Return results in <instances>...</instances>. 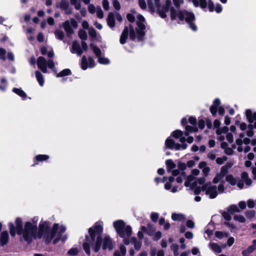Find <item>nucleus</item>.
Instances as JSON below:
<instances>
[{
  "label": "nucleus",
  "instance_id": "33",
  "mask_svg": "<svg viewBox=\"0 0 256 256\" xmlns=\"http://www.w3.org/2000/svg\"><path fill=\"white\" fill-rule=\"evenodd\" d=\"M183 134L184 133L182 130H177L173 131L171 134V136L174 138L177 139L181 137Z\"/></svg>",
  "mask_w": 256,
  "mask_h": 256
},
{
  "label": "nucleus",
  "instance_id": "14",
  "mask_svg": "<svg viewBox=\"0 0 256 256\" xmlns=\"http://www.w3.org/2000/svg\"><path fill=\"white\" fill-rule=\"evenodd\" d=\"M9 240V234L6 230L2 232L0 236V244L2 246L6 245Z\"/></svg>",
  "mask_w": 256,
  "mask_h": 256
},
{
  "label": "nucleus",
  "instance_id": "12",
  "mask_svg": "<svg viewBox=\"0 0 256 256\" xmlns=\"http://www.w3.org/2000/svg\"><path fill=\"white\" fill-rule=\"evenodd\" d=\"M106 22L108 26L110 28H113L116 26V20L114 12H110L108 14Z\"/></svg>",
  "mask_w": 256,
  "mask_h": 256
},
{
  "label": "nucleus",
  "instance_id": "4",
  "mask_svg": "<svg viewBox=\"0 0 256 256\" xmlns=\"http://www.w3.org/2000/svg\"><path fill=\"white\" fill-rule=\"evenodd\" d=\"M113 226L118 234L121 238H123V243L128 246L130 243V238L132 235V228L130 225L126 226L123 220H116L113 223Z\"/></svg>",
  "mask_w": 256,
  "mask_h": 256
},
{
  "label": "nucleus",
  "instance_id": "52",
  "mask_svg": "<svg viewBox=\"0 0 256 256\" xmlns=\"http://www.w3.org/2000/svg\"><path fill=\"white\" fill-rule=\"evenodd\" d=\"M185 130H186V132L184 133V134L186 136H188L190 132H192L193 127L187 125V126H185Z\"/></svg>",
  "mask_w": 256,
  "mask_h": 256
},
{
  "label": "nucleus",
  "instance_id": "62",
  "mask_svg": "<svg viewBox=\"0 0 256 256\" xmlns=\"http://www.w3.org/2000/svg\"><path fill=\"white\" fill-rule=\"evenodd\" d=\"M88 8L90 13L92 14L96 12V8L93 4H89Z\"/></svg>",
  "mask_w": 256,
  "mask_h": 256
},
{
  "label": "nucleus",
  "instance_id": "49",
  "mask_svg": "<svg viewBox=\"0 0 256 256\" xmlns=\"http://www.w3.org/2000/svg\"><path fill=\"white\" fill-rule=\"evenodd\" d=\"M158 214L156 212H152L150 215V219L151 220L154 222H156L158 221Z\"/></svg>",
  "mask_w": 256,
  "mask_h": 256
},
{
  "label": "nucleus",
  "instance_id": "42",
  "mask_svg": "<svg viewBox=\"0 0 256 256\" xmlns=\"http://www.w3.org/2000/svg\"><path fill=\"white\" fill-rule=\"evenodd\" d=\"M0 82L2 84L0 85V90L2 91H5L7 86L6 80L5 78H2L0 79Z\"/></svg>",
  "mask_w": 256,
  "mask_h": 256
},
{
  "label": "nucleus",
  "instance_id": "30",
  "mask_svg": "<svg viewBox=\"0 0 256 256\" xmlns=\"http://www.w3.org/2000/svg\"><path fill=\"white\" fill-rule=\"evenodd\" d=\"M78 36L82 40H86L88 38L86 32L82 29L79 30L78 32Z\"/></svg>",
  "mask_w": 256,
  "mask_h": 256
},
{
  "label": "nucleus",
  "instance_id": "64",
  "mask_svg": "<svg viewBox=\"0 0 256 256\" xmlns=\"http://www.w3.org/2000/svg\"><path fill=\"white\" fill-rule=\"evenodd\" d=\"M248 206L250 208H252L254 206V200L250 199L248 200L247 202Z\"/></svg>",
  "mask_w": 256,
  "mask_h": 256
},
{
  "label": "nucleus",
  "instance_id": "15",
  "mask_svg": "<svg viewBox=\"0 0 256 256\" xmlns=\"http://www.w3.org/2000/svg\"><path fill=\"white\" fill-rule=\"evenodd\" d=\"M252 245L249 246L246 250L242 251V256H250V254L256 250V240H252Z\"/></svg>",
  "mask_w": 256,
  "mask_h": 256
},
{
  "label": "nucleus",
  "instance_id": "17",
  "mask_svg": "<svg viewBox=\"0 0 256 256\" xmlns=\"http://www.w3.org/2000/svg\"><path fill=\"white\" fill-rule=\"evenodd\" d=\"M245 114L246 118L249 123L252 124L254 120H256V112L252 114L251 110L248 109L246 110Z\"/></svg>",
  "mask_w": 256,
  "mask_h": 256
},
{
  "label": "nucleus",
  "instance_id": "56",
  "mask_svg": "<svg viewBox=\"0 0 256 256\" xmlns=\"http://www.w3.org/2000/svg\"><path fill=\"white\" fill-rule=\"evenodd\" d=\"M102 5L104 10H109V2L108 0H103L102 2Z\"/></svg>",
  "mask_w": 256,
  "mask_h": 256
},
{
  "label": "nucleus",
  "instance_id": "38",
  "mask_svg": "<svg viewBox=\"0 0 256 256\" xmlns=\"http://www.w3.org/2000/svg\"><path fill=\"white\" fill-rule=\"evenodd\" d=\"M78 254V250L76 248H70L67 254L70 256H76Z\"/></svg>",
  "mask_w": 256,
  "mask_h": 256
},
{
  "label": "nucleus",
  "instance_id": "57",
  "mask_svg": "<svg viewBox=\"0 0 256 256\" xmlns=\"http://www.w3.org/2000/svg\"><path fill=\"white\" fill-rule=\"evenodd\" d=\"M226 138L230 143H232L234 141L233 134L230 132L227 133L226 135Z\"/></svg>",
  "mask_w": 256,
  "mask_h": 256
},
{
  "label": "nucleus",
  "instance_id": "28",
  "mask_svg": "<svg viewBox=\"0 0 256 256\" xmlns=\"http://www.w3.org/2000/svg\"><path fill=\"white\" fill-rule=\"evenodd\" d=\"M175 145V142L173 139L168 138L165 142L166 146L170 149H173Z\"/></svg>",
  "mask_w": 256,
  "mask_h": 256
},
{
  "label": "nucleus",
  "instance_id": "36",
  "mask_svg": "<svg viewBox=\"0 0 256 256\" xmlns=\"http://www.w3.org/2000/svg\"><path fill=\"white\" fill-rule=\"evenodd\" d=\"M220 213L222 214V217L224 218L227 220V221H230L232 219V217H231V214L229 213L228 212H225V211H222V210H220Z\"/></svg>",
  "mask_w": 256,
  "mask_h": 256
},
{
  "label": "nucleus",
  "instance_id": "44",
  "mask_svg": "<svg viewBox=\"0 0 256 256\" xmlns=\"http://www.w3.org/2000/svg\"><path fill=\"white\" fill-rule=\"evenodd\" d=\"M98 62L102 64H108L110 63V60L108 58L104 57H99L98 60Z\"/></svg>",
  "mask_w": 256,
  "mask_h": 256
},
{
  "label": "nucleus",
  "instance_id": "41",
  "mask_svg": "<svg viewBox=\"0 0 256 256\" xmlns=\"http://www.w3.org/2000/svg\"><path fill=\"white\" fill-rule=\"evenodd\" d=\"M256 214V211L254 210H247L246 212V216L248 218V219H252V218H253L254 216Z\"/></svg>",
  "mask_w": 256,
  "mask_h": 256
},
{
  "label": "nucleus",
  "instance_id": "10",
  "mask_svg": "<svg viewBox=\"0 0 256 256\" xmlns=\"http://www.w3.org/2000/svg\"><path fill=\"white\" fill-rule=\"evenodd\" d=\"M70 52L72 54L76 53L78 56L82 55L83 52L78 41L74 40L72 42Z\"/></svg>",
  "mask_w": 256,
  "mask_h": 256
},
{
  "label": "nucleus",
  "instance_id": "43",
  "mask_svg": "<svg viewBox=\"0 0 256 256\" xmlns=\"http://www.w3.org/2000/svg\"><path fill=\"white\" fill-rule=\"evenodd\" d=\"M234 220L238 221L240 222L243 223L246 222V218L242 215L236 214L234 216Z\"/></svg>",
  "mask_w": 256,
  "mask_h": 256
},
{
  "label": "nucleus",
  "instance_id": "31",
  "mask_svg": "<svg viewBox=\"0 0 256 256\" xmlns=\"http://www.w3.org/2000/svg\"><path fill=\"white\" fill-rule=\"evenodd\" d=\"M211 249L216 252L220 253L222 252L221 247L216 243L212 242L210 245Z\"/></svg>",
  "mask_w": 256,
  "mask_h": 256
},
{
  "label": "nucleus",
  "instance_id": "25",
  "mask_svg": "<svg viewBox=\"0 0 256 256\" xmlns=\"http://www.w3.org/2000/svg\"><path fill=\"white\" fill-rule=\"evenodd\" d=\"M36 76L39 84L42 86L44 84V79L42 74L40 71L36 70Z\"/></svg>",
  "mask_w": 256,
  "mask_h": 256
},
{
  "label": "nucleus",
  "instance_id": "11",
  "mask_svg": "<svg viewBox=\"0 0 256 256\" xmlns=\"http://www.w3.org/2000/svg\"><path fill=\"white\" fill-rule=\"evenodd\" d=\"M50 158L49 156L47 154H38L35 156L33 159L34 164L32 165V166H34L37 165L38 162H42L46 161Z\"/></svg>",
  "mask_w": 256,
  "mask_h": 256
},
{
  "label": "nucleus",
  "instance_id": "24",
  "mask_svg": "<svg viewBox=\"0 0 256 256\" xmlns=\"http://www.w3.org/2000/svg\"><path fill=\"white\" fill-rule=\"evenodd\" d=\"M90 47L98 58L101 56L102 51L97 46H95L94 44H90Z\"/></svg>",
  "mask_w": 256,
  "mask_h": 256
},
{
  "label": "nucleus",
  "instance_id": "7",
  "mask_svg": "<svg viewBox=\"0 0 256 256\" xmlns=\"http://www.w3.org/2000/svg\"><path fill=\"white\" fill-rule=\"evenodd\" d=\"M96 66L95 62L92 56L86 58V56H83L80 62V66L82 70H86L88 68H92Z\"/></svg>",
  "mask_w": 256,
  "mask_h": 256
},
{
  "label": "nucleus",
  "instance_id": "6",
  "mask_svg": "<svg viewBox=\"0 0 256 256\" xmlns=\"http://www.w3.org/2000/svg\"><path fill=\"white\" fill-rule=\"evenodd\" d=\"M220 100L219 98H216L214 100L210 108V111L213 116H215L218 111L220 116H223L225 114V110L223 106H220Z\"/></svg>",
  "mask_w": 256,
  "mask_h": 256
},
{
  "label": "nucleus",
  "instance_id": "47",
  "mask_svg": "<svg viewBox=\"0 0 256 256\" xmlns=\"http://www.w3.org/2000/svg\"><path fill=\"white\" fill-rule=\"evenodd\" d=\"M224 177L220 174H217L212 180L214 184H218Z\"/></svg>",
  "mask_w": 256,
  "mask_h": 256
},
{
  "label": "nucleus",
  "instance_id": "9",
  "mask_svg": "<svg viewBox=\"0 0 256 256\" xmlns=\"http://www.w3.org/2000/svg\"><path fill=\"white\" fill-rule=\"evenodd\" d=\"M37 65L42 72L46 73L48 72L46 60L44 57L41 56L38 58Z\"/></svg>",
  "mask_w": 256,
  "mask_h": 256
},
{
  "label": "nucleus",
  "instance_id": "19",
  "mask_svg": "<svg viewBox=\"0 0 256 256\" xmlns=\"http://www.w3.org/2000/svg\"><path fill=\"white\" fill-rule=\"evenodd\" d=\"M232 164L230 162H227L224 166H222L220 174L224 177L228 172V170L232 168Z\"/></svg>",
  "mask_w": 256,
  "mask_h": 256
},
{
  "label": "nucleus",
  "instance_id": "39",
  "mask_svg": "<svg viewBox=\"0 0 256 256\" xmlns=\"http://www.w3.org/2000/svg\"><path fill=\"white\" fill-rule=\"evenodd\" d=\"M228 131V128L226 126H224L221 128H218L216 130V134L217 135H220L222 133L226 134Z\"/></svg>",
  "mask_w": 256,
  "mask_h": 256
},
{
  "label": "nucleus",
  "instance_id": "50",
  "mask_svg": "<svg viewBox=\"0 0 256 256\" xmlns=\"http://www.w3.org/2000/svg\"><path fill=\"white\" fill-rule=\"evenodd\" d=\"M112 4L116 10H118L120 9V4L118 0H113Z\"/></svg>",
  "mask_w": 256,
  "mask_h": 256
},
{
  "label": "nucleus",
  "instance_id": "29",
  "mask_svg": "<svg viewBox=\"0 0 256 256\" xmlns=\"http://www.w3.org/2000/svg\"><path fill=\"white\" fill-rule=\"evenodd\" d=\"M227 210L229 213L231 214H232L234 212H240V210L238 208L236 205L234 204L230 206L228 208Z\"/></svg>",
  "mask_w": 256,
  "mask_h": 256
},
{
  "label": "nucleus",
  "instance_id": "20",
  "mask_svg": "<svg viewBox=\"0 0 256 256\" xmlns=\"http://www.w3.org/2000/svg\"><path fill=\"white\" fill-rule=\"evenodd\" d=\"M12 91L21 97L23 100H25L27 97V95L26 92L21 88H14Z\"/></svg>",
  "mask_w": 256,
  "mask_h": 256
},
{
  "label": "nucleus",
  "instance_id": "13",
  "mask_svg": "<svg viewBox=\"0 0 256 256\" xmlns=\"http://www.w3.org/2000/svg\"><path fill=\"white\" fill-rule=\"evenodd\" d=\"M206 194H209L210 198L214 199L218 196V192L216 186H210L206 191Z\"/></svg>",
  "mask_w": 256,
  "mask_h": 256
},
{
  "label": "nucleus",
  "instance_id": "34",
  "mask_svg": "<svg viewBox=\"0 0 256 256\" xmlns=\"http://www.w3.org/2000/svg\"><path fill=\"white\" fill-rule=\"evenodd\" d=\"M170 248V250L173 251L174 256H178L179 255L178 244H172Z\"/></svg>",
  "mask_w": 256,
  "mask_h": 256
},
{
  "label": "nucleus",
  "instance_id": "37",
  "mask_svg": "<svg viewBox=\"0 0 256 256\" xmlns=\"http://www.w3.org/2000/svg\"><path fill=\"white\" fill-rule=\"evenodd\" d=\"M148 8L150 12L152 14H154L155 12V8L153 4L152 0H146Z\"/></svg>",
  "mask_w": 256,
  "mask_h": 256
},
{
  "label": "nucleus",
  "instance_id": "18",
  "mask_svg": "<svg viewBox=\"0 0 256 256\" xmlns=\"http://www.w3.org/2000/svg\"><path fill=\"white\" fill-rule=\"evenodd\" d=\"M126 253V248L124 244H120L118 246V250H116L113 256H125Z\"/></svg>",
  "mask_w": 256,
  "mask_h": 256
},
{
  "label": "nucleus",
  "instance_id": "59",
  "mask_svg": "<svg viewBox=\"0 0 256 256\" xmlns=\"http://www.w3.org/2000/svg\"><path fill=\"white\" fill-rule=\"evenodd\" d=\"M138 4L142 9L145 10L146 8V5L144 0H138Z\"/></svg>",
  "mask_w": 256,
  "mask_h": 256
},
{
  "label": "nucleus",
  "instance_id": "35",
  "mask_svg": "<svg viewBox=\"0 0 256 256\" xmlns=\"http://www.w3.org/2000/svg\"><path fill=\"white\" fill-rule=\"evenodd\" d=\"M154 231L155 228L153 225L150 223H148L147 225V234L148 236H151L152 235Z\"/></svg>",
  "mask_w": 256,
  "mask_h": 256
},
{
  "label": "nucleus",
  "instance_id": "60",
  "mask_svg": "<svg viewBox=\"0 0 256 256\" xmlns=\"http://www.w3.org/2000/svg\"><path fill=\"white\" fill-rule=\"evenodd\" d=\"M173 2L174 6L178 8L180 7V4L184 3V0H173Z\"/></svg>",
  "mask_w": 256,
  "mask_h": 256
},
{
  "label": "nucleus",
  "instance_id": "32",
  "mask_svg": "<svg viewBox=\"0 0 256 256\" xmlns=\"http://www.w3.org/2000/svg\"><path fill=\"white\" fill-rule=\"evenodd\" d=\"M54 34L58 39L61 40H62L64 38V32L60 30H56L54 31Z\"/></svg>",
  "mask_w": 256,
  "mask_h": 256
},
{
  "label": "nucleus",
  "instance_id": "21",
  "mask_svg": "<svg viewBox=\"0 0 256 256\" xmlns=\"http://www.w3.org/2000/svg\"><path fill=\"white\" fill-rule=\"evenodd\" d=\"M194 5L196 7H198L200 6V7L204 9L206 8L207 6V2L206 0H192Z\"/></svg>",
  "mask_w": 256,
  "mask_h": 256
},
{
  "label": "nucleus",
  "instance_id": "40",
  "mask_svg": "<svg viewBox=\"0 0 256 256\" xmlns=\"http://www.w3.org/2000/svg\"><path fill=\"white\" fill-rule=\"evenodd\" d=\"M69 7V2H66L64 0H62L60 2V8L62 10H65L68 9V8Z\"/></svg>",
  "mask_w": 256,
  "mask_h": 256
},
{
  "label": "nucleus",
  "instance_id": "61",
  "mask_svg": "<svg viewBox=\"0 0 256 256\" xmlns=\"http://www.w3.org/2000/svg\"><path fill=\"white\" fill-rule=\"evenodd\" d=\"M198 126L201 129L203 130L205 127V122L203 119L200 120L198 122Z\"/></svg>",
  "mask_w": 256,
  "mask_h": 256
},
{
  "label": "nucleus",
  "instance_id": "27",
  "mask_svg": "<svg viewBox=\"0 0 256 256\" xmlns=\"http://www.w3.org/2000/svg\"><path fill=\"white\" fill-rule=\"evenodd\" d=\"M72 74V72L69 68H66L62 70L56 74V77L60 78Z\"/></svg>",
  "mask_w": 256,
  "mask_h": 256
},
{
  "label": "nucleus",
  "instance_id": "54",
  "mask_svg": "<svg viewBox=\"0 0 256 256\" xmlns=\"http://www.w3.org/2000/svg\"><path fill=\"white\" fill-rule=\"evenodd\" d=\"M186 226L188 228H193L195 226V224L192 220H188L186 222Z\"/></svg>",
  "mask_w": 256,
  "mask_h": 256
},
{
  "label": "nucleus",
  "instance_id": "46",
  "mask_svg": "<svg viewBox=\"0 0 256 256\" xmlns=\"http://www.w3.org/2000/svg\"><path fill=\"white\" fill-rule=\"evenodd\" d=\"M88 33L90 38L94 39L96 36V32L95 29L92 27L89 29Z\"/></svg>",
  "mask_w": 256,
  "mask_h": 256
},
{
  "label": "nucleus",
  "instance_id": "16",
  "mask_svg": "<svg viewBox=\"0 0 256 256\" xmlns=\"http://www.w3.org/2000/svg\"><path fill=\"white\" fill-rule=\"evenodd\" d=\"M62 27L66 32L67 36L69 37L70 35L74 34V31L68 20L62 23Z\"/></svg>",
  "mask_w": 256,
  "mask_h": 256
},
{
  "label": "nucleus",
  "instance_id": "53",
  "mask_svg": "<svg viewBox=\"0 0 256 256\" xmlns=\"http://www.w3.org/2000/svg\"><path fill=\"white\" fill-rule=\"evenodd\" d=\"M227 160V158L226 156H223L222 158H218L216 159V162L218 164H222L224 161Z\"/></svg>",
  "mask_w": 256,
  "mask_h": 256
},
{
  "label": "nucleus",
  "instance_id": "58",
  "mask_svg": "<svg viewBox=\"0 0 256 256\" xmlns=\"http://www.w3.org/2000/svg\"><path fill=\"white\" fill-rule=\"evenodd\" d=\"M188 122L192 126H196L197 124V120L195 117L190 116L188 119Z\"/></svg>",
  "mask_w": 256,
  "mask_h": 256
},
{
  "label": "nucleus",
  "instance_id": "63",
  "mask_svg": "<svg viewBox=\"0 0 256 256\" xmlns=\"http://www.w3.org/2000/svg\"><path fill=\"white\" fill-rule=\"evenodd\" d=\"M162 236V232L160 231H158L155 233L154 238V240L157 241L160 240Z\"/></svg>",
  "mask_w": 256,
  "mask_h": 256
},
{
  "label": "nucleus",
  "instance_id": "5",
  "mask_svg": "<svg viewBox=\"0 0 256 256\" xmlns=\"http://www.w3.org/2000/svg\"><path fill=\"white\" fill-rule=\"evenodd\" d=\"M130 34V38L132 40H134L136 37L134 28L132 24H129L128 26H125L120 36V42L122 44H126V40Z\"/></svg>",
  "mask_w": 256,
  "mask_h": 256
},
{
  "label": "nucleus",
  "instance_id": "45",
  "mask_svg": "<svg viewBox=\"0 0 256 256\" xmlns=\"http://www.w3.org/2000/svg\"><path fill=\"white\" fill-rule=\"evenodd\" d=\"M215 236L219 239H222L224 236H228V234L221 231H216Z\"/></svg>",
  "mask_w": 256,
  "mask_h": 256
},
{
  "label": "nucleus",
  "instance_id": "26",
  "mask_svg": "<svg viewBox=\"0 0 256 256\" xmlns=\"http://www.w3.org/2000/svg\"><path fill=\"white\" fill-rule=\"evenodd\" d=\"M226 182H228L231 186H234L236 184V179L231 174L226 176Z\"/></svg>",
  "mask_w": 256,
  "mask_h": 256
},
{
  "label": "nucleus",
  "instance_id": "1",
  "mask_svg": "<svg viewBox=\"0 0 256 256\" xmlns=\"http://www.w3.org/2000/svg\"><path fill=\"white\" fill-rule=\"evenodd\" d=\"M10 233L12 237L16 234L22 235L24 240L28 244H30L33 240L43 238L46 244H50L56 236L59 224L55 223L50 228V222L48 221L41 222L38 228L36 224H32L30 222H26L24 226L22 219L16 218L14 223L8 224Z\"/></svg>",
  "mask_w": 256,
  "mask_h": 256
},
{
  "label": "nucleus",
  "instance_id": "23",
  "mask_svg": "<svg viewBox=\"0 0 256 256\" xmlns=\"http://www.w3.org/2000/svg\"><path fill=\"white\" fill-rule=\"evenodd\" d=\"M165 163L166 166L167 171L168 172H171L173 169L176 168V164L171 159L166 160Z\"/></svg>",
  "mask_w": 256,
  "mask_h": 256
},
{
  "label": "nucleus",
  "instance_id": "48",
  "mask_svg": "<svg viewBox=\"0 0 256 256\" xmlns=\"http://www.w3.org/2000/svg\"><path fill=\"white\" fill-rule=\"evenodd\" d=\"M178 168L180 170H184L186 168V164L179 161L178 163Z\"/></svg>",
  "mask_w": 256,
  "mask_h": 256
},
{
  "label": "nucleus",
  "instance_id": "55",
  "mask_svg": "<svg viewBox=\"0 0 256 256\" xmlns=\"http://www.w3.org/2000/svg\"><path fill=\"white\" fill-rule=\"evenodd\" d=\"M126 18L130 22H134L135 21V17L134 14L128 13L126 14Z\"/></svg>",
  "mask_w": 256,
  "mask_h": 256
},
{
  "label": "nucleus",
  "instance_id": "2",
  "mask_svg": "<svg viewBox=\"0 0 256 256\" xmlns=\"http://www.w3.org/2000/svg\"><path fill=\"white\" fill-rule=\"evenodd\" d=\"M103 230L102 222L100 221L95 222L88 229V234L86 235V242L82 244V248L88 256L91 254L90 247L95 253H98L101 248L104 252H110L114 248V242L110 236H106L102 238Z\"/></svg>",
  "mask_w": 256,
  "mask_h": 256
},
{
  "label": "nucleus",
  "instance_id": "3",
  "mask_svg": "<svg viewBox=\"0 0 256 256\" xmlns=\"http://www.w3.org/2000/svg\"><path fill=\"white\" fill-rule=\"evenodd\" d=\"M171 4L170 0H166L165 4H163L162 6V10L160 8L156 9V13L161 18H165L167 16L166 13L170 10V18L172 20H176L177 17L180 21L185 20L186 22L188 24L190 28L193 31H197V26L194 22L196 20L194 14L186 10H179L176 12L174 7L172 6L170 8Z\"/></svg>",
  "mask_w": 256,
  "mask_h": 256
},
{
  "label": "nucleus",
  "instance_id": "8",
  "mask_svg": "<svg viewBox=\"0 0 256 256\" xmlns=\"http://www.w3.org/2000/svg\"><path fill=\"white\" fill-rule=\"evenodd\" d=\"M136 24L137 28H136V38L138 41H142L144 39V36L146 35L144 30L146 29V26L144 22H136Z\"/></svg>",
  "mask_w": 256,
  "mask_h": 256
},
{
  "label": "nucleus",
  "instance_id": "51",
  "mask_svg": "<svg viewBox=\"0 0 256 256\" xmlns=\"http://www.w3.org/2000/svg\"><path fill=\"white\" fill-rule=\"evenodd\" d=\"M208 8L210 12H214V5L212 0H208Z\"/></svg>",
  "mask_w": 256,
  "mask_h": 256
},
{
  "label": "nucleus",
  "instance_id": "22",
  "mask_svg": "<svg viewBox=\"0 0 256 256\" xmlns=\"http://www.w3.org/2000/svg\"><path fill=\"white\" fill-rule=\"evenodd\" d=\"M172 219L174 221L184 222L186 218L184 215L182 214L173 213L172 215Z\"/></svg>",
  "mask_w": 256,
  "mask_h": 256
}]
</instances>
